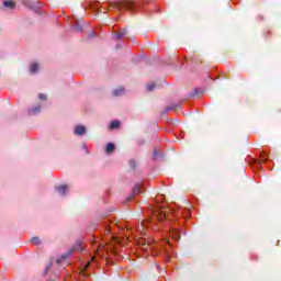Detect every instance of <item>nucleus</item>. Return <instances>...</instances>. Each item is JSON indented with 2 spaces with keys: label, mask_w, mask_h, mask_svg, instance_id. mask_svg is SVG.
<instances>
[{
  "label": "nucleus",
  "mask_w": 281,
  "mask_h": 281,
  "mask_svg": "<svg viewBox=\"0 0 281 281\" xmlns=\"http://www.w3.org/2000/svg\"><path fill=\"white\" fill-rule=\"evenodd\" d=\"M110 128H120V121H112L110 124Z\"/></svg>",
  "instance_id": "4468645a"
},
{
  "label": "nucleus",
  "mask_w": 281,
  "mask_h": 281,
  "mask_svg": "<svg viewBox=\"0 0 281 281\" xmlns=\"http://www.w3.org/2000/svg\"><path fill=\"white\" fill-rule=\"evenodd\" d=\"M143 192H144V188H142V184L136 183L133 191H132V194L134 196H137V194H142Z\"/></svg>",
  "instance_id": "39448f33"
},
{
  "label": "nucleus",
  "mask_w": 281,
  "mask_h": 281,
  "mask_svg": "<svg viewBox=\"0 0 281 281\" xmlns=\"http://www.w3.org/2000/svg\"><path fill=\"white\" fill-rule=\"evenodd\" d=\"M131 168H135V160H130Z\"/></svg>",
  "instance_id": "5701e85b"
},
{
  "label": "nucleus",
  "mask_w": 281,
  "mask_h": 281,
  "mask_svg": "<svg viewBox=\"0 0 281 281\" xmlns=\"http://www.w3.org/2000/svg\"><path fill=\"white\" fill-rule=\"evenodd\" d=\"M85 133H87V128L82 125H78L75 128V135H85Z\"/></svg>",
  "instance_id": "0eeeda50"
},
{
  "label": "nucleus",
  "mask_w": 281,
  "mask_h": 281,
  "mask_svg": "<svg viewBox=\"0 0 281 281\" xmlns=\"http://www.w3.org/2000/svg\"><path fill=\"white\" fill-rule=\"evenodd\" d=\"M50 268H52V266L46 267V273H47V271H49Z\"/></svg>",
  "instance_id": "bb28decb"
},
{
  "label": "nucleus",
  "mask_w": 281,
  "mask_h": 281,
  "mask_svg": "<svg viewBox=\"0 0 281 281\" xmlns=\"http://www.w3.org/2000/svg\"><path fill=\"white\" fill-rule=\"evenodd\" d=\"M168 236H170V238H172L173 240H179L181 238V234L179 233V229H175V228H170Z\"/></svg>",
  "instance_id": "7ed1b4c3"
},
{
  "label": "nucleus",
  "mask_w": 281,
  "mask_h": 281,
  "mask_svg": "<svg viewBox=\"0 0 281 281\" xmlns=\"http://www.w3.org/2000/svg\"><path fill=\"white\" fill-rule=\"evenodd\" d=\"M30 69L31 74H36L38 71V64H32Z\"/></svg>",
  "instance_id": "2eb2a0df"
},
{
  "label": "nucleus",
  "mask_w": 281,
  "mask_h": 281,
  "mask_svg": "<svg viewBox=\"0 0 281 281\" xmlns=\"http://www.w3.org/2000/svg\"><path fill=\"white\" fill-rule=\"evenodd\" d=\"M76 249H82V244L81 243H77V245H76Z\"/></svg>",
  "instance_id": "4be33fe9"
},
{
  "label": "nucleus",
  "mask_w": 281,
  "mask_h": 281,
  "mask_svg": "<svg viewBox=\"0 0 281 281\" xmlns=\"http://www.w3.org/2000/svg\"><path fill=\"white\" fill-rule=\"evenodd\" d=\"M151 214L155 218H158V221H166L167 218L166 211H164L162 207L151 209Z\"/></svg>",
  "instance_id": "f03ea898"
},
{
  "label": "nucleus",
  "mask_w": 281,
  "mask_h": 281,
  "mask_svg": "<svg viewBox=\"0 0 281 281\" xmlns=\"http://www.w3.org/2000/svg\"><path fill=\"white\" fill-rule=\"evenodd\" d=\"M3 5H4V8H10V10H13V8H16V3H14V2H12L10 0H5L3 2Z\"/></svg>",
  "instance_id": "9d476101"
},
{
  "label": "nucleus",
  "mask_w": 281,
  "mask_h": 281,
  "mask_svg": "<svg viewBox=\"0 0 281 281\" xmlns=\"http://www.w3.org/2000/svg\"><path fill=\"white\" fill-rule=\"evenodd\" d=\"M56 192H58V194H60L61 196H65V194H67V191L69 190V187L67 184H63L59 187L55 188Z\"/></svg>",
  "instance_id": "20e7f679"
},
{
  "label": "nucleus",
  "mask_w": 281,
  "mask_h": 281,
  "mask_svg": "<svg viewBox=\"0 0 281 281\" xmlns=\"http://www.w3.org/2000/svg\"><path fill=\"white\" fill-rule=\"evenodd\" d=\"M112 227L111 225L109 224V221L106 222V225H105V228H104V234H111L112 232Z\"/></svg>",
  "instance_id": "dca6fc26"
},
{
  "label": "nucleus",
  "mask_w": 281,
  "mask_h": 281,
  "mask_svg": "<svg viewBox=\"0 0 281 281\" xmlns=\"http://www.w3.org/2000/svg\"><path fill=\"white\" fill-rule=\"evenodd\" d=\"M119 10H128L130 12H137V10H142V2H133V1H123L116 5Z\"/></svg>",
  "instance_id": "f257e3e1"
},
{
  "label": "nucleus",
  "mask_w": 281,
  "mask_h": 281,
  "mask_svg": "<svg viewBox=\"0 0 281 281\" xmlns=\"http://www.w3.org/2000/svg\"><path fill=\"white\" fill-rule=\"evenodd\" d=\"M71 254H74V249H70L67 254L61 255L60 258H58L56 261L57 265H60L64 260H67V257L71 256Z\"/></svg>",
  "instance_id": "423d86ee"
},
{
  "label": "nucleus",
  "mask_w": 281,
  "mask_h": 281,
  "mask_svg": "<svg viewBox=\"0 0 281 281\" xmlns=\"http://www.w3.org/2000/svg\"><path fill=\"white\" fill-rule=\"evenodd\" d=\"M113 150H115V145L113 143H109L105 147V153H108V155H111Z\"/></svg>",
  "instance_id": "9b49d317"
},
{
  "label": "nucleus",
  "mask_w": 281,
  "mask_h": 281,
  "mask_svg": "<svg viewBox=\"0 0 281 281\" xmlns=\"http://www.w3.org/2000/svg\"><path fill=\"white\" fill-rule=\"evenodd\" d=\"M124 36H126V30H122L119 33H116L113 38L115 41H120L121 38H124Z\"/></svg>",
  "instance_id": "1a4fd4ad"
},
{
  "label": "nucleus",
  "mask_w": 281,
  "mask_h": 281,
  "mask_svg": "<svg viewBox=\"0 0 281 281\" xmlns=\"http://www.w3.org/2000/svg\"><path fill=\"white\" fill-rule=\"evenodd\" d=\"M154 89H155L154 82L147 83V91H153Z\"/></svg>",
  "instance_id": "6ab92c4d"
},
{
  "label": "nucleus",
  "mask_w": 281,
  "mask_h": 281,
  "mask_svg": "<svg viewBox=\"0 0 281 281\" xmlns=\"http://www.w3.org/2000/svg\"><path fill=\"white\" fill-rule=\"evenodd\" d=\"M72 27L75 32H81L82 31V25L76 20L71 21Z\"/></svg>",
  "instance_id": "6e6552de"
},
{
  "label": "nucleus",
  "mask_w": 281,
  "mask_h": 281,
  "mask_svg": "<svg viewBox=\"0 0 281 281\" xmlns=\"http://www.w3.org/2000/svg\"><path fill=\"white\" fill-rule=\"evenodd\" d=\"M164 243H165L166 245H170V240H169L168 238H165V239H164Z\"/></svg>",
  "instance_id": "b1692460"
},
{
  "label": "nucleus",
  "mask_w": 281,
  "mask_h": 281,
  "mask_svg": "<svg viewBox=\"0 0 281 281\" xmlns=\"http://www.w3.org/2000/svg\"><path fill=\"white\" fill-rule=\"evenodd\" d=\"M113 8H115V7H113V5H110V7H109V10H113Z\"/></svg>",
  "instance_id": "cd10ccee"
},
{
  "label": "nucleus",
  "mask_w": 281,
  "mask_h": 281,
  "mask_svg": "<svg viewBox=\"0 0 281 281\" xmlns=\"http://www.w3.org/2000/svg\"><path fill=\"white\" fill-rule=\"evenodd\" d=\"M89 266H86L85 269H87Z\"/></svg>",
  "instance_id": "c756f323"
},
{
  "label": "nucleus",
  "mask_w": 281,
  "mask_h": 281,
  "mask_svg": "<svg viewBox=\"0 0 281 281\" xmlns=\"http://www.w3.org/2000/svg\"><path fill=\"white\" fill-rule=\"evenodd\" d=\"M36 113H41V105H36L35 108L29 110V115H36Z\"/></svg>",
  "instance_id": "f8f14e48"
},
{
  "label": "nucleus",
  "mask_w": 281,
  "mask_h": 281,
  "mask_svg": "<svg viewBox=\"0 0 281 281\" xmlns=\"http://www.w3.org/2000/svg\"><path fill=\"white\" fill-rule=\"evenodd\" d=\"M26 5L31 8V10H34V5H32L31 3H26Z\"/></svg>",
  "instance_id": "a878e982"
},
{
  "label": "nucleus",
  "mask_w": 281,
  "mask_h": 281,
  "mask_svg": "<svg viewBox=\"0 0 281 281\" xmlns=\"http://www.w3.org/2000/svg\"><path fill=\"white\" fill-rule=\"evenodd\" d=\"M38 98L40 100H47V94L40 93Z\"/></svg>",
  "instance_id": "412c9836"
},
{
  "label": "nucleus",
  "mask_w": 281,
  "mask_h": 281,
  "mask_svg": "<svg viewBox=\"0 0 281 281\" xmlns=\"http://www.w3.org/2000/svg\"><path fill=\"white\" fill-rule=\"evenodd\" d=\"M145 227H146L145 224L142 223V224L137 227V232H140V234H142V232H144V228H145Z\"/></svg>",
  "instance_id": "aec40b11"
},
{
  "label": "nucleus",
  "mask_w": 281,
  "mask_h": 281,
  "mask_svg": "<svg viewBox=\"0 0 281 281\" xmlns=\"http://www.w3.org/2000/svg\"><path fill=\"white\" fill-rule=\"evenodd\" d=\"M159 155V151L157 149L154 150V157H157Z\"/></svg>",
  "instance_id": "393cba45"
},
{
  "label": "nucleus",
  "mask_w": 281,
  "mask_h": 281,
  "mask_svg": "<svg viewBox=\"0 0 281 281\" xmlns=\"http://www.w3.org/2000/svg\"><path fill=\"white\" fill-rule=\"evenodd\" d=\"M153 256H157V252H151Z\"/></svg>",
  "instance_id": "c85d7f7f"
},
{
  "label": "nucleus",
  "mask_w": 281,
  "mask_h": 281,
  "mask_svg": "<svg viewBox=\"0 0 281 281\" xmlns=\"http://www.w3.org/2000/svg\"><path fill=\"white\" fill-rule=\"evenodd\" d=\"M140 247L144 251H148V249L153 250V246H150V244L144 243Z\"/></svg>",
  "instance_id": "f3484780"
},
{
  "label": "nucleus",
  "mask_w": 281,
  "mask_h": 281,
  "mask_svg": "<svg viewBox=\"0 0 281 281\" xmlns=\"http://www.w3.org/2000/svg\"><path fill=\"white\" fill-rule=\"evenodd\" d=\"M31 244H32V245H41V239H40L38 237H33V238L31 239Z\"/></svg>",
  "instance_id": "a211bd4d"
},
{
  "label": "nucleus",
  "mask_w": 281,
  "mask_h": 281,
  "mask_svg": "<svg viewBox=\"0 0 281 281\" xmlns=\"http://www.w3.org/2000/svg\"><path fill=\"white\" fill-rule=\"evenodd\" d=\"M113 95H124V88L120 87L116 90H113Z\"/></svg>",
  "instance_id": "ddd939ff"
}]
</instances>
